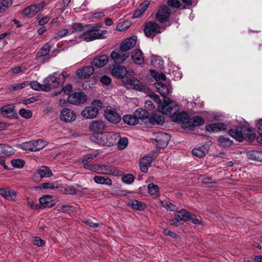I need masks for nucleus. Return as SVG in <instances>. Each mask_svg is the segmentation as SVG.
Segmentation results:
<instances>
[{
	"instance_id": "27",
	"label": "nucleus",
	"mask_w": 262,
	"mask_h": 262,
	"mask_svg": "<svg viewBox=\"0 0 262 262\" xmlns=\"http://www.w3.org/2000/svg\"><path fill=\"white\" fill-rule=\"evenodd\" d=\"M29 85V81H26L20 83L9 84L6 87V93H11L20 90Z\"/></svg>"
},
{
	"instance_id": "30",
	"label": "nucleus",
	"mask_w": 262,
	"mask_h": 262,
	"mask_svg": "<svg viewBox=\"0 0 262 262\" xmlns=\"http://www.w3.org/2000/svg\"><path fill=\"white\" fill-rule=\"evenodd\" d=\"M132 58L137 64L141 65L144 62L143 54L140 49H136L132 52Z\"/></svg>"
},
{
	"instance_id": "28",
	"label": "nucleus",
	"mask_w": 262,
	"mask_h": 262,
	"mask_svg": "<svg viewBox=\"0 0 262 262\" xmlns=\"http://www.w3.org/2000/svg\"><path fill=\"white\" fill-rule=\"evenodd\" d=\"M207 131L209 132H217L225 130L227 129V126L224 123L218 122L207 125L205 127Z\"/></svg>"
},
{
	"instance_id": "21",
	"label": "nucleus",
	"mask_w": 262,
	"mask_h": 262,
	"mask_svg": "<svg viewBox=\"0 0 262 262\" xmlns=\"http://www.w3.org/2000/svg\"><path fill=\"white\" fill-rule=\"evenodd\" d=\"M124 85L128 88L133 89L138 91L143 89V85L141 82L134 77L126 78L124 81Z\"/></svg>"
},
{
	"instance_id": "10",
	"label": "nucleus",
	"mask_w": 262,
	"mask_h": 262,
	"mask_svg": "<svg viewBox=\"0 0 262 262\" xmlns=\"http://www.w3.org/2000/svg\"><path fill=\"white\" fill-rule=\"evenodd\" d=\"M120 137L119 133L111 132H104L101 135V142L100 145L110 147L115 145L117 141Z\"/></svg>"
},
{
	"instance_id": "6",
	"label": "nucleus",
	"mask_w": 262,
	"mask_h": 262,
	"mask_svg": "<svg viewBox=\"0 0 262 262\" xmlns=\"http://www.w3.org/2000/svg\"><path fill=\"white\" fill-rule=\"evenodd\" d=\"M92 171L99 174H111L114 176H119L122 174V172L117 168L109 165H96L92 167Z\"/></svg>"
},
{
	"instance_id": "33",
	"label": "nucleus",
	"mask_w": 262,
	"mask_h": 262,
	"mask_svg": "<svg viewBox=\"0 0 262 262\" xmlns=\"http://www.w3.org/2000/svg\"><path fill=\"white\" fill-rule=\"evenodd\" d=\"M148 121L150 124L152 125H162L165 122V119L162 115L155 114L149 118Z\"/></svg>"
},
{
	"instance_id": "32",
	"label": "nucleus",
	"mask_w": 262,
	"mask_h": 262,
	"mask_svg": "<svg viewBox=\"0 0 262 262\" xmlns=\"http://www.w3.org/2000/svg\"><path fill=\"white\" fill-rule=\"evenodd\" d=\"M43 5L41 4L38 5H31L24 10V14L25 15L32 16L38 12L42 7Z\"/></svg>"
},
{
	"instance_id": "46",
	"label": "nucleus",
	"mask_w": 262,
	"mask_h": 262,
	"mask_svg": "<svg viewBox=\"0 0 262 262\" xmlns=\"http://www.w3.org/2000/svg\"><path fill=\"white\" fill-rule=\"evenodd\" d=\"M12 152V147L6 144H0V156H9Z\"/></svg>"
},
{
	"instance_id": "41",
	"label": "nucleus",
	"mask_w": 262,
	"mask_h": 262,
	"mask_svg": "<svg viewBox=\"0 0 262 262\" xmlns=\"http://www.w3.org/2000/svg\"><path fill=\"white\" fill-rule=\"evenodd\" d=\"M128 205L134 209L142 210L145 208V204L136 200H130Z\"/></svg>"
},
{
	"instance_id": "52",
	"label": "nucleus",
	"mask_w": 262,
	"mask_h": 262,
	"mask_svg": "<svg viewBox=\"0 0 262 262\" xmlns=\"http://www.w3.org/2000/svg\"><path fill=\"white\" fill-rule=\"evenodd\" d=\"M29 85L30 86L31 88L35 91H43V84H41L36 81H32L29 82Z\"/></svg>"
},
{
	"instance_id": "17",
	"label": "nucleus",
	"mask_w": 262,
	"mask_h": 262,
	"mask_svg": "<svg viewBox=\"0 0 262 262\" xmlns=\"http://www.w3.org/2000/svg\"><path fill=\"white\" fill-rule=\"evenodd\" d=\"M40 208L52 207L55 205L56 199L54 196L46 195L39 199Z\"/></svg>"
},
{
	"instance_id": "23",
	"label": "nucleus",
	"mask_w": 262,
	"mask_h": 262,
	"mask_svg": "<svg viewBox=\"0 0 262 262\" xmlns=\"http://www.w3.org/2000/svg\"><path fill=\"white\" fill-rule=\"evenodd\" d=\"M243 126H238L235 128L230 129L228 131L229 135L239 142L245 139Z\"/></svg>"
},
{
	"instance_id": "3",
	"label": "nucleus",
	"mask_w": 262,
	"mask_h": 262,
	"mask_svg": "<svg viewBox=\"0 0 262 262\" xmlns=\"http://www.w3.org/2000/svg\"><path fill=\"white\" fill-rule=\"evenodd\" d=\"M102 107V103L99 100H94L91 105L85 107L81 114L82 117L86 119H94L97 116L99 110Z\"/></svg>"
},
{
	"instance_id": "48",
	"label": "nucleus",
	"mask_w": 262,
	"mask_h": 262,
	"mask_svg": "<svg viewBox=\"0 0 262 262\" xmlns=\"http://www.w3.org/2000/svg\"><path fill=\"white\" fill-rule=\"evenodd\" d=\"M12 4V0H0V13L6 11Z\"/></svg>"
},
{
	"instance_id": "24",
	"label": "nucleus",
	"mask_w": 262,
	"mask_h": 262,
	"mask_svg": "<svg viewBox=\"0 0 262 262\" xmlns=\"http://www.w3.org/2000/svg\"><path fill=\"white\" fill-rule=\"evenodd\" d=\"M154 159L149 156H144L140 161V169L143 172H147Z\"/></svg>"
},
{
	"instance_id": "4",
	"label": "nucleus",
	"mask_w": 262,
	"mask_h": 262,
	"mask_svg": "<svg viewBox=\"0 0 262 262\" xmlns=\"http://www.w3.org/2000/svg\"><path fill=\"white\" fill-rule=\"evenodd\" d=\"M158 110L163 115H169L177 113L180 111L179 106L169 98L163 99V102L159 105Z\"/></svg>"
},
{
	"instance_id": "26",
	"label": "nucleus",
	"mask_w": 262,
	"mask_h": 262,
	"mask_svg": "<svg viewBox=\"0 0 262 262\" xmlns=\"http://www.w3.org/2000/svg\"><path fill=\"white\" fill-rule=\"evenodd\" d=\"M14 108L15 105L13 104L4 105L1 107V113L4 116L13 118L15 114Z\"/></svg>"
},
{
	"instance_id": "51",
	"label": "nucleus",
	"mask_w": 262,
	"mask_h": 262,
	"mask_svg": "<svg viewBox=\"0 0 262 262\" xmlns=\"http://www.w3.org/2000/svg\"><path fill=\"white\" fill-rule=\"evenodd\" d=\"M190 213L185 209H182L178 211V216L181 219V220L184 221H189V217Z\"/></svg>"
},
{
	"instance_id": "31",
	"label": "nucleus",
	"mask_w": 262,
	"mask_h": 262,
	"mask_svg": "<svg viewBox=\"0 0 262 262\" xmlns=\"http://www.w3.org/2000/svg\"><path fill=\"white\" fill-rule=\"evenodd\" d=\"M111 73L114 76L117 78H122L126 75L127 70L125 67L122 66H117L114 67V68L112 69Z\"/></svg>"
},
{
	"instance_id": "43",
	"label": "nucleus",
	"mask_w": 262,
	"mask_h": 262,
	"mask_svg": "<svg viewBox=\"0 0 262 262\" xmlns=\"http://www.w3.org/2000/svg\"><path fill=\"white\" fill-rule=\"evenodd\" d=\"M138 120L139 119H146L149 116V113L145 110L142 108H138L134 113Z\"/></svg>"
},
{
	"instance_id": "42",
	"label": "nucleus",
	"mask_w": 262,
	"mask_h": 262,
	"mask_svg": "<svg viewBox=\"0 0 262 262\" xmlns=\"http://www.w3.org/2000/svg\"><path fill=\"white\" fill-rule=\"evenodd\" d=\"M37 172L41 178H49L52 176V173L51 170L48 167L45 166L41 167L38 169Z\"/></svg>"
},
{
	"instance_id": "40",
	"label": "nucleus",
	"mask_w": 262,
	"mask_h": 262,
	"mask_svg": "<svg viewBox=\"0 0 262 262\" xmlns=\"http://www.w3.org/2000/svg\"><path fill=\"white\" fill-rule=\"evenodd\" d=\"M94 182L99 184H104L107 186L112 185V181L110 178H105L103 176H95L94 178Z\"/></svg>"
},
{
	"instance_id": "54",
	"label": "nucleus",
	"mask_w": 262,
	"mask_h": 262,
	"mask_svg": "<svg viewBox=\"0 0 262 262\" xmlns=\"http://www.w3.org/2000/svg\"><path fill=\"white\" fill-rule=\"evenodd\" d=\"M256 126L257 128L259 136L257 137L258 142L262 144V119H260L257 122Z\"/></svg>"
},
{
	"instance_id": "58",
	"label": "nucleus",
	"mask_w": 262,
	"mask_h": 262,
	"mask_svg": "<svg viewBox=\"0 0 262 262\" xmlns=\"http://www.w3.org/2000/svg\"><path fill=\"white\" fill-rule=\"evenodd\" d=\"M162 204L164 208L170 211H176L177 210V206L172 203H168L167 202H162Z\"/></svg>"
},
{
	"instance_id": "35",
	"label": "nucleus",
	"mask_w": 262,
	"mask_h": 262,
	"mask_svg": "<svg viewBox=\"0 0 262 262\" xmlns=\"http://www.w3.org/2000/svg\"><path fill=\"white\" fill-rule=\"evenodd\" d=\"M149 2L148 1H145L142 3L140 4L138 9L135 11L133 14V18H138L142 15V14L146 11L148 6H149Z\"/></svg>"
},
{
	"instance_id": "60",
	"label": "nucleus",
	"mask_w": 262,
	"mask_h": 262,
	"mask_svg": "<svg viewBox=\"0 0 262 262\" xmlns=\"http://www.w3.org/2000/svg\"><path fill=\"white\" fill-rule=\"evenodd\" d=\"M96 81L95 79H92L91 80H90L89 81H84L82 84V88L85 90H88L89 89H91L93 88L92 86L90 85L91 84L92 85L95 84L96 83Z\"/></svg>"
},
{
	"instance_id": "39",
	"label": "nucleus",
	"mask_w": 262,
	"mask_h": 262,
	"mask_svg": "<svg viewBox=\"0 0 262 262\" xmlns=\"http://www.w3.org/2000/svg\"><path fill=\"white\" fill-rule=\"evenodd\" d=\"M123 120L125 123L130 125H135L138 123V120L134 114L125 115L123 117Z\"/></svg>"
},
{
	"instance_id": "34",
	"label": "nucleus",
	"mask_w": 262,
	"mask_h": 262,
	"mask_svg": "<svg viewBox=\"0 0 262 262\" xmlns=\"http://www.w3.org/2000/svg\"><path fill=\"white\" fill-rule=\"evenodd\" d=\"M204 119L200 116H194L191 118H188L187 121V126L185 127L196 126L202 125L204 123Z\"/></svg>"
},
{
	"instance_id": "12",
	"label": "nucleus",
	"mask_w": 262,
	"mask_h": 262,
	"mask_svg": "<svg viewBox=\"0 0 262 262\" xmlns=\"http://www.w3.org/2000/svg\"><path fill=\"white\" fill-rule=\"evenodd\" d=\"M87 96L83 92H75L69 96L67 100L69 103L79 105L86 102Z\"/></svg>"
},
{
	"instance_id": "37",
	"label": "nucleus",
	"mask_w": 262,
	"mask_h": 262,
	"mask_svg": "<svg viewBox=\"0 0 262 262\" xmlns=\"http://www.w3.org/2000/svg\"><path fill=\"white\" fill-rule=\"evenodd\" d=\"M208 149L207 147L203 146L198 148H195L192 150L193 155L199 158H203L208 152Z\"/></svg>"
},
{
	"instance_id": "5",
	"label": "nucleus",
	"mask_w": 262,
	"mask_h": 262,
	"mask_svg": "<svg viewBox=\"0 0 262 262\" xmlns=\"http://www.w3.org/2000/svg\"><path fill=\"white\" fill-rule=\"evenodd\" d=\"M167 27L166 25L160 26L154 21H149L146 23L144 28V32L146 37H154L157 34L161 33V29L164 30Z\"/></svg>"
},
{
	"instance_id": "44",
	"label": "nucleus",
	"mask_w": 262,
	"mask_h": 262,
	"mask_svg": "<svg viewBox=\"0 0 262 262\" xmlns=\"http://www.w3.org/2000/svg\"><path fill=\"white\" fill-rule=\"evenodd\" d=\"M151 58V64L154 67L159 68L163 66V60L160 56L152 55Z\"/></svg>"
},
{
	"instance_id": "20",
	"label": "nucleus",
	"mask_w": 262,
	"mask_h": 262,
	"mask_svg": "<svg viewBox=\"0 0 262 262\" xmlns=\"http://www.w3.org/2000/svg\"><path fill=\"white\" fill-rule=\"evenodd\" d=\"M108 61V57L105 54L97 56L91 62L93 67L100 68L105 66Z\"/></svg>"
},
{
	"instance_id": "19",
	"label": "nucleus",
	"mask_w": 262,
	"mask_h": 262,
	"mask_svg": "<svg viewBox=\"0 0 262 262\" xmlns=\"http://www.w3.org/2000/svg\"><path fill=\"white\" fill-rule=\"evenodd\" d=\"M94 72V68L91 65L83 67L76 71V75L80 79H86L91 76Z\"/></svg>"
},
{
	"instance_id": "15",
	"label": "nucleus",
	"mask_w": 262,
	"mask_h": 262,
	"mask_svg": "<svg viewBox=\"0 0 262 262\" xmlns=\"http://www.w3.org/2000/svg\"><path fill=\"white\" fill-rule=\"evenodd\" d=\"M170 118L171 120L173 122L183 123L184 127H185L186 126H187L189 115L186 112H179V111L177 113L172 114V115H170Z\"/></svg>"
},
{
	"instance_id": "63",
	"label": "nucleus",
	"mask_w": 262,
	"mask_h": 262,
	"mask_svg": "<svg viewBox=\"0 0 262 262\" xmlns=\"http://www.w3.org/2000/svg\"><path fill=\"white\" fill-rule=\"evenodd\" d=\"M57 210L58 211H61L64 212L69 213L70 211H72V207L69 205H63L60 206H57Z\"/></svg>"
},
{
	"instance_id": "59",
	"label": "nucleus",
	"mask_w": 262,
	"mask_h": 262,
	"mask_svg": "<svg viewBox=\"0 0 262 262\" xmlns=\"http://www.w3.org/2000/svg\"><path fill=\"white\" fill-rule=\"evenodd\" d=\"M58 187L57 184L54 182L43 183L42 184V188L43 189H54Z\"/></svg>"
},
{
	"instance_id": "49",
	"label": "nucleus",
	"mask_w": 262,
	"mask_h": 262,
	"mask_svg": "<svg viewBox=\"0 0 262 262\" xmlns=\"http://www.w3.org/2000/svg\"><path fill=\"white\" fill-rule=\"evenodd\" d=\"M148 192L151 195L158 196L159 195V187L154 183H150L148 185Z\"/></svg>"
},
{
	"instance_id": "53",
	"label": "nucleus",
	"mask_w": 262,
	"mask_h": 262,
	"mask_svg": "<svg viewBox=\"0 0 262 262\" xmlns=\"http://www.w3.org/2000/svg\"><path fill=\"white\" fill-rule=\"evenodd\" d=\"M19 115L26 119H29L32 116V112L29 110L21 108L19 111Z\"/></svg>"
},
{
	"instance_id": "55",
	"label": "nucleus",
	"mask_w": 262,
	"mask_h": 262,
	"mask_svg": "<svg viewBox=\"0 0 262 262\" xmlns=\"http://www.w3.org/2000/svg\"><path fill=\"white\" fill-rule=\"evenodd\" d=\"M135 180L134 176L132 174H126L122 178V181L126 184H132Z\"/></svg>"
},
{
	"instance_id": "18",
	"label": "nucleus",
	"mask_w": 262,
	"mask_h": 262,
	"mask_svg": "<svg viewBox=\"0 0 262 262\" xmlns=\"http://www.w3.org/2000/svg\"><path fill=\"white\" fill-rule=\"evenodd\" d=\"M128 53L125 51H113L111 54V58L117 64H120L123 63L128 57Z\"/></svg>"
},
{
	"instance_id": "2",
	"label": "nucleus",
	"mask_w": 262,
	"mask_h": 262,
	"mask_svg": "<svg viewBox=\"0 0 262 262\" xmlns=\"http://www.w3.org/2000/svg\"><path fill=\"white\" fill-rule=\"evenodd\" d=\"M150 72L152 77L156 80L155 86L158 92L163 97V99L168 98L167 96L172 92L171 86L169 83H165L162 81H160L161 80H166V75L164 73L160 74L154 70H150Z\"/></svg>"
},
{
	"instance_id": "8",
	"label": "nucleus",
	"mask_w": 262,
	"mask_h": 262,
	"mask_svg": "<svg viewBox=\"0 0 262 262\" xmlns=\"http://www.w3.org/2000/svg\"><path fill=\"white\" fill-rule=\"evenodd\" d=\"M171 13L170 9L166 5L161 6L156 14V20L162 25L170 26L169 16Z\"/></svg>"
},
{
	"instance_id": "38",
	"label": "nucleus",
	"mask_w": 262,
	"mask_h": 262,
	"mask_svg": "<svg viewBox=\"0 0 262 262\" xmlns=\"http://www.w3.org/2000/svg\"><path fill=\"white\" fill-rule=\"evenodd\" d=\"M49 53L45 52L44 50H40L36 56L35 59L41 62H45L50 59Z\"/></svg>"
},
{
	"instance_id": "36",
	"label": "nucleus",
	"mask_w": 262,
	"mask_h": 262,
	"mask_svg": "<svg viewBox=\"0 0 262 262\" xmlns=\"http://www.w3.org/2000/svg\"><path fill=\"white\" fill-rule=\"evenodd\" d=\"M219 145L222 147H227L231 146L233 142L226 136H220L218 139Z\"/></svg>"
},
{
	"instance_id": "57",
	"label": "nucleus",
	"mask_w": 262,
	"mask_h": 262,
	"mask_svg": "<svg viewBox=\"0 0 262 262\" xmlns=\"http://www.w3.org/2000/svg\"><path fill=\"white\" fill-rule=\"evenodd\" d=\"M72 32H81L82 31H84L85 26H83L82 24L81 23H74L72 25Z\"/></svg>"
},
{
	"instance_id": "29",
	"label": "nucleus",
	"mask_w": 262,
	"mask_h": 262,
	"mask_svg": "<svg viewBox=\"0 0 262 262\" xmlns=\"http://www.w3.org/2000/svg\"><path fill=\"white\" fill-rule=\"evenodd\" d=\"M0 195L10 200H13L16 197V192L9 188H0Z\"/></svg>"
},
{
	"instance_id": "16",
	"label": "nucleus",
	"mask_w": 262,
	"mask_h": 262,
	"mask_svg": "<svg viewBox=\"0 0 262 262\" xmlns=\"http://www.w3.org/2000/svg\"><path fill=\"white\" fill-rule=\"evenodd\" d=\"M76 117L75 113L70 109L64 108L60 112V118L65 122H72L76 119Z\"/></svg>"
},
{
	"instance_id": "45",
	"label": "nucleus",
	"mask_w": 262,
	"mask_h": 262,
	"mask_svg": "<svg viewBox=\"0 0 262 262\" xmlns=\"http://www.w3.org/2000/svg\"><path fill=\"white\" fill-rule=\"evenodd\" d=\"M249 157L252 160H256L262 162V151L259 150H253L249 153Z\"/></svg>"
},
{
	"instance_id": "7",
	"label": "nucleus",
	"mask_w": 262,
	"mask_h": 262,
	"mask_svg": "<svg viewBox=\"0 0 262 262\" xmlns=\"http://www.w3.org/2000/svg\"><path fill=\"white\" fill-rule=\"evenodd\" d=\"M46 145V141L37 139L24 142L19 145V147L23 150L35 151L42 149Z\"/></svg>"
},
{
	"instance_id": "56",
	"label": "nucleus",
	"mask_w": 262,
	"mask_h": 262,
	"mask_svg": "<svg viewBox=\"0 0 262 262\" xmlns=\"http://www.w3.org/2000/svg\"><path fill=\"white\" fill-rule=\"evenodd\" d=\"M11 164L14 167L20 168L24 166L25 162L21 159H17L12 160Z\"/></svg>"
},
{
	"instance_id": "62",
	"label": "nucleus",
	"mask_w": 262,
	"mask_h": 262,
	"mask_svg": "<svg viewBox=\"0 0 262 262\" xmlns=\"http://www.w3.org/2000/svg\"><path fill=\"white\" fill-rule=\"evenodd\" d=\"M68 33V30L67 29H63L60 31H58L56 34V36L55 37L56 40H58L61 38L65 36Z\"/></svg>"
},
{
	"instance_id": "61",
	"label": "nucleus",
	"mask_w": 262,
	"mask_h": 262,
	"mask_svg": "<svg viewBox=\"0 0 262 262\" xmlns=\"http://www.w3.org/2000/svg\"><path fill=\"white\" fill-rule=\"evenodd\" d=\"M33 244L38 247H41L45 245V242L39 237H34L32 240Z\"/></svg>"
},
{
	"instance_id": "14",
	"label": "nucleus",
	"mask_w": 262,
	"mask_h": 262,
	"mask_svg": "<svg viewBox=\"0 0 262 262\" xmlns=\"http://www.w3.org/2000/svg\"><path fill=\"white\" fill-rule=\"evenodd\" d=\"M105 119L110 122L117 123L121 120L120 115L112 107H107L104 113Z\"/></svg>"
},
{
	"instance_id": "9",
	"label": "nucleus",
	"mask_w": 262,
	"mask_h": 262,
	"mask_svg": "<svg viewBox=\"0 0 262 262\" xmlns=\"http://www.w3.org/2000/svg\"><path fill=\"white\" fill-rule=\"evenodd\" d=\"M151 139L156 141L157 148H164L167 146L170 139V136L163 132L153 133Z\"/></svg>"
},
{
	"instance_id": "13",
	"label": "nucleus",
	"mask_w": 262,
	"mask_h": 262,
	"mask_svg": "<svg viewBox=\"0 0 262 262\" xmlns=\"http://www.w3.org/2000/svg\"><path fill=\"white\" fill-rule=\"evenodd\" d=\"M106 126L104 121L102 120H95L92 121L89 125V129L96 135H102L104 133Z\"/></svg>"
},
{
	"instance_id": "25",
	"label": "nucleus",
	"mask_w": 262,
	"mask_h": 262,
	"mask_svg": "<svg viewBox=\"0 0 262 262\" xmlns=\"http://www.w3.org/2000/svg\"><path fill=\"white\" fill-rule=\"evenodd\" d=\"M97 156L98 153H90L84 156L82 160V163L84 168L91 171V168H92L95 164H90V162L96 158Z\"/></svg>"
},
{
	"instance_id": "1",
	"label": "nucleus",
	"mask_w": 262,
	"mask_h": 262,
	"mask_svg": "<svg viewBox=\"0 0 262 262\" xmlns=\"http://www.w3.org/2000/svg\"><path fill=\"white\" fill-rule=\"evenodd\" d=\"M101 26L99 24L85 25L84 32L79 35V38L89 42L96 39H104L106 37V30H100Z\"/></svg>"
},
{
	"instance_id": "64",
	"label": "nucleus",
	"mask_w": 262,
	"mask_h": 262,
	"mask_svg": "<svg viewBox=\"0 0 262 262\" xmlns=\"http://www.w3.org/2000/svg\"><path fill=\"white\" fill-rule=\"evenodd\" d=\"M167 3L169 6L175 8H179L181 6L179 0H168Z\"/></svg>"
},
{
	"instance_id": "11",
	"label": "nucleus",
	"mask_w": 262,
	"mask_h": 262,
	"mask_svg": "<svg viewBox=\"0 0 262 262\" xmlns=\"http://www.w3.org/2000/svg\"><path fill=\"white\" fill-rule=\"evenodd\" d=\"M55 73L49 75L45 78L43 84L44 92H48L51 89L57 88L59 85V81L55 76Z\"/></svg>"
},
{
	"instance_id": "47",
	"label": "nucleus",
	"mask_w": 262,
	"mask_h": 262,
	"mask_svg": "<svg viewBox=\"0 0 262 262\" xmlns=\"http://www.w3.org/2000/svg\"><path fill=\"white\" fill-rule=\"evenodd\" d=\"M116 144L117 145V147L119 149H123L126 147L128 144V139L126 137L120 138V137L118 138Z\"/></svg>"
},
{
	"instance_id": "50",
	"label": "nucleus",
	"mask_w": 262,
	"mask_h": 262,
	"mask_svg": "<svg viewBox=\"0 0 262 262\" xmlns=\"http://www.w3.org/2000/svg\"><path fill=\"white\" fill-rule=\"evenodd\" d=\"M243 130H244L245 139L247 138L249 139H252L254 138V132L253 130L245 126H243Z\"/></svg>"
},
{
	"instance_id": "22",
	"label": "nucleus",
	"mask_w": 262,
	"mask_h": 262,
	"mask_svg": "<svg viewBox=\"0 0 262 262\" xmlns=\"http://www.w3.org/2000/svg\"><path fill=\"white\" fill-rule=\"evenodd\" d=\"M137 37L136 36H133L129 38L124 40L120 45V49L122 51L125 52L133 48L137 41Z\"/></svg>"
}]
</instances>
